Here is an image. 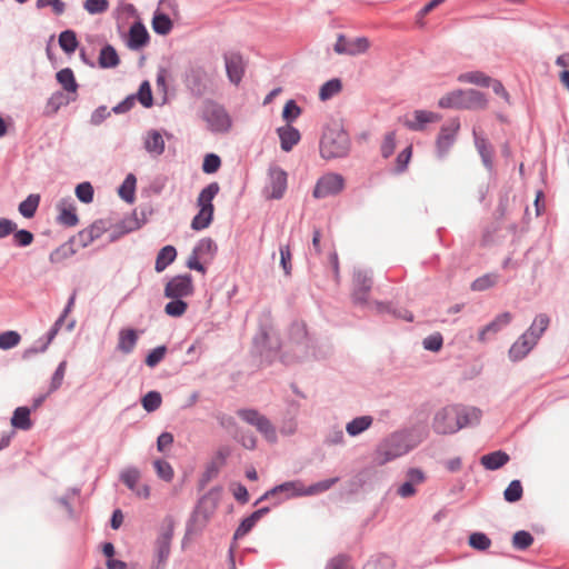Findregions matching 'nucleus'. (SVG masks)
Returning a JSON list of instances; mask_svg holds the SVG:
<instances>
[{"instance_id": "nucleus-1", "label": "nucleus", "mask_w": 569, "mask_h": 569, "mask_svg": "<svg viewBox=\"0 0 569 569\" xmlns=\"http://www.w3.org/2000/svg\"><path fill=\"white\" fill-rule=\"evenodd\" d=\"M549 323L550 318L546 313L537 315L529 329L523 332L510 347V360L512 362L522 360L537 345L540 337L548 329Z\"/></svg>"}, {"instance_id": "nucleus-2", "label": "nucleus", "mask_w": 569, "mask_h": 569, "mask_svg": "<svg viewBox=\"0 0 569 569\" xmlns=\"http://www.w3.org/2000/svg\"><path fill=\"white\" fill-rule=\"evenodd\" d=\"M351 141L348 132L339 124L328 126L320 139V156L326 160L345 158L349 154Z\"/></svg>"}, {"instance_id": "nucleus-3", "label": "nucleus", "mask_w": 569, "mask_h": 569, "mask_svg": "<svg viewBox=\"0 0 569 569\" xmlns=\"http://www.w3.org/2000/svg\"><path fill=\"white\" fill-rule=\"evenodd\" d=\"M486 94L475 89H457L441 97L438 106L443 109H486Z\"/></svg>"}, {"instance_id": "nucleus-4", "label": "nucleus", "mask_w": 569, "mask_h": 569, "mask_svg": "<svg viewBox=\"0 0 569 569\" xmlns=\"http://www.w3.org/2000/svg\"><path fill=\"white\" fill-rule=\"evenodd\" d=\"M410 435L407 431H396L385 438L377 448L376 461L383 466L409 452L412 446L409 443Z\"/></svg>"}, {"instance_id": "nucleus-5", "label": "nucleus", "mask_w": 569, "mask_h": 569, "mask_svg": "<svg viewBox=\"0 0 569 569\" xmlns=\"http://www.w3.org/2000/svg\"><path fill=\"white\" fill-rule=\"evenodd\" d=\"M457 406H446L435 413L432 429L438 435H452L461 429Z\"/></svg>"}, {"instance_id": "nucleus-6", "label": "nucleus", "mask_w": 569, "mask_h": 569, "mask_svg": "<svg viewBox=\"0 0 569 569\" xmlns=\"http://www.w3.org/2000/svg\"><path fill=\"white\" fill-rule=\"evenodd\" d=\"M204 120L214 133H227L232 127V120L226 108L210 101L204 108Z\"/></svg>"}, {"instance_id": "nucleus-7", "label": "nucleus", "mask_w": 569, "mask_h": 569, "mask_svg": "<svg viewBox=\"0 0 569 569\" xmlns=\"http://www.w3.org/2000/svg\"><path fill=\"white\" fill-rule=\"evenodd\" d=\"M237 415L250 426H253L268 441L277 440V431L271 421L256 409H239Z\"/></svg>"}, {"instance_id": "nucleus-8", "label": "nucleus", "mask_w": 569, "mask_h": 569, "mask_svg": "<svg viewBox=\"0 0 569 569\" xmlns=\"http://www.w3.org/2000/svg\"><path fill=\"white\" fill-rule=\"evenodd\" d=\"M253 349L260 356L261 362L271 365L280 349V342L278 338L272 339L269 333L262 329L253 338Z\"/></svg>"}, {"instance_id": "nucleus-9", "label": "nucleus", "mask_w": 569, "mask_h": 569, "mask_svg": "<svg viewBox=\"0 0 569 569\" xmlns=\"http://www.w3.org/2000/svg\"><path fill=\"white\" fill-rule=\"evenodd\" d=\"M183 81L188 90L196 97L203 96L208 90L209 78L202 66H189L184 72Z\"/></svg>"}, {"instance_id": "nucleus-10", "label": "nucleus", "mask_w": 569, "mask_h": 569, "mask_svg": "<svg viewBox=\"0 0 569 569\" xmlns=\"http://www.w3.org/2000/svg\"><path fill=\"white\" fill-rule=\"evenodd\" d=\"M345 187V179L339 173H327L320 177L313 189V197L322 199L330 196H336L342 191Z\"/></svg>"}, {"instance_id": "nucleus-11", "label": "nucleus", "mask_w": 569, "mask_h": 569, "mask_svg": "<svg viewBox=\"0 0 569 569\" xmlns=\"http://www.w3.org/2000/svg\"><path fill=\"white\" fill-rule=\"evenodd\" d=\"M194 286L190 273L178 274L171 278L164 287L166 298H186L192 296Z\"/></svg>"}, {"instance_id": "nucleus-12", "label": "nucleus", "mask_w": 569, "mask_h": 569, "mask_svg": "<svg viewBox=\"0 0 569 569\" xmlns=\"http://www.w3.org/2000/svg\"><path fill=\"white\" fill-rule=\"evenodd\" d=\"M459 129L460 121L457 118L451 119L448 123L440 128L436 140V149L439 158H443L453 146Z\"/></svg>"}, {"instance_id": "nucleus-13", "label": "nucleus", "mask_w": 569, "mask_h": 569, "mask_svg": "<svg viewBox=\"0 0 569 569\" xmlns=\"http://www.w3.org/2000/svg\"><path fill=\"white\" fill-rule=\"evenodd\" d=\"M372 276L367 270H356L353 273L352 300L356 305L368 302L369 292L372 288Z\"/></svg>"}, {"instance_id": "nucleus-14", "label": "nucleus", "mask_w": 569, "mask_h": 569, "mask_svg": "<svg viewBox=\"0 0 569 569\" xmlns=\"http://www.w3.org/2000/svg\"><path fill=\"white\" fill-rule=\"evenodd\" d=\"M141 472L137 467H128L120 472V480L137 497L148 499L150 497V487L148 485L139 486Z\"/></svg>"}, {"instance_id": "nucleus-15", "label": "nucleus", "mask_w": 569, "mask_h": 569, "mask_svg": "<svg viewBox=\"0 0 569 569\" xmlns=\"http://www.w3.org/2000/svg\"><path fill=\"white\" fill-rule=\"evenodd\" d=\"M223 60L229 81L238 86L241 82L246 70V63L242 56L234 51L227 52L223 54Z\"/></svg>"}, {"instance_id": "nucleus-16", "label": "nucleus", "mask_w": 569, "mask_h": 569, "mask_svg": "<svg viewBox=\"0 0 569 569\" xmlns=\"http://www.w3.org/2000/svg\"><path fill=\"white\" fill-rule=\"evenodd\" d=\"M303 486L299 481H287L281 485L274 486L270 490L266 491L256 502L254 506L259 502L270 499L276 495H283L286 499L291 497L303 496Z\"/></svg>"}, {"instance_id": "nucleus-17", "label": "nucleus", "mask_w": 569, "mask_h": 569, "mask_svg": "<svg viewBox=\"0 0 569 569\" xmlns=\"http://www.w3.org/2000/svg\"><path fill=\"white\" fill-rule=\"evenodd\" d=\"M106 231L107 227L104 221L97 220L90 227L79 231L72 239L79 247L86 248L94 240L99 239Z\"/></svg>"}, {"instance_id": "nucleus-18", "label": "nucleus", "mask_w": 569, "mask_h": 569, "mask_svg": "<svg viewBox=\"0 0 569 569\" xmlns=\"http://www.w3.org/2000/svg\"><path fill=\"white\" fill-rule=\"evenodd\" d=\"M271 199H281L287 189V172L278 166L269 168V184Z\"/></svg>"}, {"instance_id": "nucleus-19", "label": "nucleus", "mask_w": 569, "mask_h": 569, "mask_svg": "<svg viewBox=\"0 0 569 569\" xmlns=\"http://www.w3.org/2000/svg\"><path fill=\"white\" fill-rule=\"evenodd\" d=\"M149 33L144 24L139 20L132 23L128 34L127 46L131 50H139L148 44Z\"/></svg>"}, {"instance_id": "nucleus-20", "label": "nucleus", "mask_w": 569, "mask_h": 569, "mask_svg": "<svg viewBox=\"0 0 569 569\" xmlns=\"http://www.w3.org/2000/svg\"><path fill=\"white\" fill-rule=\"evenodd\" d=\"M440 119V116L427 110H416L413 112V119H406L403 121L405 127L412 131H422L427 123L436 122Z\"/></svg>"}, {"instance_id": "nucleus-21", "label": "nucleus", "mask_w": 569, "mask_h": 569, "mask_svg": "<svg viewBox=\"0 0 569 569\" xmlns=\"http://www.w3.org/2000/svg\"><path fill=\"white\" fill-rule=\"evenodd\" d=\"M476 149L481 158L483 166L488 170L493 168V148L487 138L480 136L476 129L472 131Z\"/></svg>"}, {"instance_id": "nucleus-22", "label": "nucleus", "mask_w": 569, "mask_h": 569, "mask_svg": "<svg viewBox=\"0 0 569 569\" xmlns=\"http://www.w3.org/2000/svg\"><path fill=\"white\" fill-rule=\"evenodd\" d=\"M77 97L63 93L62 91L53 92L47 100L43 114L47 117L54 116L61 107L68 106L69 103L76 101Z\"/></svg>"}, {"instance_id": "nucleus-23", "label": "nucleus", "mask_w": 569, "mask_h": 569, "mask_svg": "<svg viewBox=\"0 0 569 569\" xmlns=\"http://www.w3.org/2000/svg\"><path fill=\"white\" fill-rule=\"evenodd\" d=\"M172 535H173L172 527L169 526L157 538L156 555H157V560H158V567L163 565L170 555V546H171Z\"/></svg>"}, {"instance_id": "nucleus-24", "label": "nucleus", "mask_w": 569, "mask_h": 569, "mask_svg": "<svg viewBox=\"0 0 569 569\" xmlns=\"http://www.w3.org/2000/svg\"><path fill=\"white\" fill-rule=\"evenodd\" d=\"M280 139V147L284 152H289L300 141V132L297 128L287 124L277 129Z\"/></svg>"}, {"instance_id": "nucleus-25", "label": "nucleus", "mask_w": 569, "mask_h": 569, "mask_svg": "<svg viewBox=\"0 0 569 569\" xmlns=\"http://www.w3.org/2000/svg\"><path fill=\"white\" fill-rule=\"evenodd\" d=\"M59 216L58 221L66 227H74L78 222L76 207L71 199H61L58 203Z\"/></svg>"}, {"instance_id": "nucleus-26", "label": "nucleus", "mask_w": 569, "mask_h": 569, "mask_svg": "<svg viewBox=\"0 0 569 569\" xmlns=\"http://www.w3.org/2000/svg\"><path fill=\"white\" fill-rule=\"evenodd\" d=\"M220 186L218 182H211L207 187H204L197 199V206L199 209H202V211H209L214 212V207L212 204V200L214 197L219 193Z\"/></svg>"}, {"instance_id": "nucleus-27", "label": "nucleus", "mask_w": 569, "mask_h": 569, "mask_svg": "<svg viewBox=\"0 0 569 569\" xmlns=\"http://www.w3.org/2000/svg\"><path fill=\"white\" fill-rule=\"evenodd\" d=\"M512 320V315L509 311L502 312L498 315L491 322H489L487 326H485L478 335V339L481 342H485L487 340L488 333H497L500 331L503 327L508 326Z\"/></svg>"}, {"instance_id": "nucleus-28", "label": "nucleus", "mask_w": 569, "mask_h": 569, "mask_svg": "<svg viewBox=\"0 0 569 569\" xmlns=\"http://www.w3.org/2000/svg\"><path fill=\"white\" fill-rule=\"evenodd\" d=\"M456 406L459 413V425H461V429L467 427H475L480 423L482 417V411L480 409L461 405Z\"/></svg>"}, {"instance_id": "nucleus-29", "label": "nucleus", "mask_w": 569, "mask_h": 569, "mask_svg": "<svg viewBox=\"0 0 569 569\" xmlns=\"http://www.w3.org/2000/svg\"><path fill=\"white\" fill-rule=\"evenodd\" d=\"M220 493V488H212L208 493L203 495L197 506V512L201 513L203 518L208 519L214 511L217 506V498Z\"/></svg>"}, {"instance_id": "nucleus-30", "label": "nucleus", "mask_w": 569, "mask_h": 569, "mask_svg": "<svg viewBox=\"0 0 569 569\" xmlns=\"http://www.w3.org/2000/svg\"><path fill=\"white\" fill-rule=\"evenodd\" d=\"M509 460H510V457L507 452H505L502 450H497V451L483 455L480 458V463L487 470H497V469L503 467Z\"/></svg>"}, {"instance_id": "nucleus-31", "label": "nucleus", "mask_w": 569, "mask_h": 569, "mask_svg": "<svg viewBox=\"0 0 569 569\" xmlns=\"http://www.w3.org/2000/svg\"><path fill=\"white\" fill-rule=\"evenodd\" d=\"M56 79L67 93L77 97V90L79 88V84L76 81L73 71L70 68H63L60 71H58L56 74Z\"/></svg>"}, {"instance_id": "nucleus-32", "label": "nucleus", "mask_w": 569, "mask_h": 569, "mask_svg": "<svg viewBox=\"0 0 569 569\" xmlns=\"http://www.w3.org/2000/svg\"><path fill=\"white\" fill-rule=\"evenodd\" d=\"M98 63L102 69H110L119 66L120 59L113 46L106 44L101 48Z\"/></svg>"}, {"instance_id": "nucleus-33", "label": "nucleus", "mask_w": 569, "mask_h": 569, "mask_svg": "<svg viewBox=\"0 0 569 569\" xmlns=\"http://www.w3.org/2000/svg\"><path fill=\"white\" fill-rule=\"evenodd\" d=\"M144 149L157 157L164 152V140L157 130H150L147 133L144 139Z\"/></svg>"}, {"instance_id": "nucleus-34", "label": "nucleus", "mask_w": 569, "mask_h": 569, "mask_svg": "<svg viewBox=\"0 0 569 569\" xmlns=\"http://www.w3.org/2000/svg\"><path fill=\"white\" fill-rule=\"evenodd\" d=\"M177 257V250L173 246L167 244L160 249L156 258L154 270L162 272L171 264Z\"/></svg>"}, {"instance_id": "nucleus-35", "label": "nucleus", "mask_w": 569, "mask_h": 569, "mask_svg": "<svg viewBox=\"0 0 569 569\" xmlns=\"http://www.w3.org/2000/svg\"><path fill=\"white\" fill-rule=\"evenodd\" d=\"M137 341L138 335L134 329H122L119 332L118 349L123 353H131Z\"/></svg>"}, {"instance_id": "nucleus-36", "label": "nucleus", "mask_w": 569, "mask_h": 569, "mask_svg": "<svg viewBox=\"0 0 569 569\" xmlns=\"http://www.w3.org/2000/svg\"><path fill=\"white\" fill-rule=\"evenodd\" d=\"M74 243V240L70 238L67 242L54 249L49 256L50 262L60 263L63 260L72 257L77 252Z\"/></svg>"}, {"instance_id": "nucleus-37", "label": "nucleus", "mask_w": 569, "mask_h": 569, "mask_svg": "<svg viewBox=\"0 0 569 569\" xmlns=\"http://www.w3.org/2000/svg\"><path fill=\"white\" fill-rule=\"evenodd\" d=\"M372 422L371 416H360L347 423L346 431L350 437H356L369 429Z\"/></svg>"}, {"instance_id": "nucleus-38", "label": "nucleus", "mask_w": 569, "mask_h": 569, "mask_svg": "<svg viewBox=\"0 0 569 569\" xmlns=\"http://www.w3.org/2000/svg\"><path fill=\"white\" fill-rule=\"evenodd\" d=\"M31 409L28 407H18L12 415L11 425L16 429L29 430L32 427L30 419Z\"/></svg>"}, {"instance_id": "nucleus-39", "label": "nucleus", "mask_w": 569, "mask_h": 569, "mask_svg": "<svg viewBox=\"0 0 569 569\" xmlns=\"http://www.w3.org/2000/svg\"><path fill=\"white\" fill-rule=\"evenodd\" d=\"M458 81L488 88L490 87L492 79L482 71H469L459 74Z\"/></svg>"}, {"instance_id": "nucleus-40", "label": "nucleus", "mask_w": 569, "mask_h": 569, "mask_svg": "<svg viewBox=\"0 0 569 569\" xmlns=\"http://www.w3.org/2000/svg\"><path fill=\"white\" fill-rule=\"evenodd\" d=\"M170 17L162 12H156L152 19V29L157 34L166 36L172 30Z\"/></svg>"}, {"instance_id": "nucleus-41", "label": "nucleus", "mask_w": 569, "mask_h": 569, "mask_svg": "<svg viewBox=\"0 0 569 569\" xmlns=\"http://www.w3.org/2000/svg\"><path fill=\"white\" fill-rule=\"evenodd\" d=\"M218 247L213 239L211 238H202L200 239L196 246L193 247L192 251L194 254H198L200 258L209 257L213 258L217 253Z\"/></svg>"}, {"instance_id": "nucleus-42", "label": "nucleus", "mask_w": 569, "mask_h": 569, "mask_svg": "<svg viewBox=\"0 0 569 569\" xmlns=\"http://www.w3.org/2000/svg\"><path fill=\"white\" fill-rule=\"evenodd\" d=\"M40 196L36 193L29 194L22 202L19 204V212L22 217L30 219L36 214V211L39 207Z\"/></svg>"}, {"instance_id": "nucleus-43", "label": "nucleus", "mask_w": 569, "mask_h": 569, "mask_svg": "<svg viewBox=\"0 0 569 569\" xmlns=\"http://www.w3.org/2000/svg\"><path fill=\"white\" fill-rule=\"evenodd\" d=\"M59 46L66 53H73L79 46L73 30H64L59 34Z\"/></svg>"}, {"instance_id": "nucleus-44", "label": "nucleus", "mask_w": 569, "mask_h": 569, "mask_svg": "<svg viewBox=\"0 0 569 569\" xmlns=\"http://www.w3.org/2000/svg\"><path fill=\"white\" fill-rule=\"evenodd\" d=\"M137 179L133 173H129L123 180L122 184L119 188V196L126 202H133L134 200V190H136Z\"/></svg>"}, {"instance_id": "nucleus-45", "label": "nucleus", "mask_w": 569, "mask_h": 569, "mask_svg": "<svg viewBox=\"0 0 569 569\" xmlns=\"http://www.w3.org/2000/svg\"><path fill=\"white\" fill-rule=\"evenodd\" d=\"M342 89V83L340 79L333 78L325 82L319 91V98L321 101H326L330 98H332L335 94L340 92Z\"/></svg>"}, {"instance_id": "nucleus-46", "label": "nucleus", "mask_w": 569, "mask_h": 569, "mask_svg": "<svg viewBox=\"0 0 569 569\" xmlns=\"http://www.w3.org/2000/svg\"><path fill=\"white\" fill-rule=\"evenodd\" d=\"M376 308H377V311L379 313H391L396 318H400V319H403L406 321H412L413 320V315L407 310V309H402V308H393L391 305H387V303H383V302H376Z\"/></svg>"}, {"instance_id": "nucleus-47", "label": "nucleus", "mask_w": 569, "mask_h": 569, "mask_svg": "<svg viewBox=\"0 0 569 569\" xmlns=\"http://www.w3.org/2000/svg\"><path fill=\"white\" fill-rule=\"evenodd\" d=\"M139 228H140V224H139V222H138V220L136 218L124 219L123 221H121V223H119L116 227V230L110 236V240L111 241H116L121 236H123L126 233H129V232H131L133 230H137Z\"/></svg>"}, {"instance_id": "nucleus-48", "label": "nucleus", "mask_w": 569, "mask_h": 569, "mask_svg": "<svg viewBox=\"0 0 569 569\" xmlns=\"http://www.w3.org/2000/svg\"><path fill=\"white\" fill-rule=\"evenodd\" d=\"M338 481H339L338 477L318 481L307 488H303L302 495L312 496V495L325 492V491L329 490L330 488H332Z\"/></svg>"}, {"instance_id": "nucleus-49", "label": "nucleus", "mask_w": 569, "mask_h": 569, "mask_svg": "<svg viewBox=\"0 0 569 569\" xmlns=\"http://www.w3.org/2000/svg\"><path fill=\"white\" fill-rule=\"evenodd\" d=\"M498 280H499L498 273H486V274L477 278L471 283V289L473 291H485V290L493 287L495 284H497Z\"/></svg>"}, {"instance_id": "nucleus-50", "label": "nucleus", "mask_w": 569, "mask_h": 569, "mask_svg": "<svg viewBox=\"0 0 569 569\" xmlns=\"http://www.w3.org/2000/svg\"><path fill=\"white\" fill-rule=\"evenodd\" d=\"M141 403H142L143 409L147 412H153L157 409H159V407L162 403L161 393L159 391H154V390L149 391L141 399Z\"/></svg>"}, {"instance_id": "nucleus-51", "label": "nucleus", "mask_w": 569, "mask_h": 569, "mask_svg": "<svg viewBox=\"0 0 569 569\" xmlns=\"http://www.w3.org/2000/svg\"><path fill=\"white\" fill-rule=\"evenodd\" d=\"M523 489L520 480H512L503 491V498L507 502L513 503L522 498Z\"/></svg>"}, {"instance_id": "nucleus-52", "label": "nucleus", "mask_w": 569, "mask_h": 569, "mask_svg": "<svg viewBox=\"0 0 569 569\" xmlns=\"http://www.w3.org/2000/svg\"><path fill=\"white\" fill-rule=\"evenodd\" d=\"M533 543V536L526 530H519L512 536V546L517 550H526Z\"/></svg>"}, {"instance_id": "nucleus-53", "label": "nucleus", "mask_w": 569, "mask_h": 569, "mask_svg": "<svg viewBox=\"0 0 569 569\" xmlns=\"http://www.w3.org/2000/svg\"><path fill=\"white\" fill-rule=\"evenodd\" d=\"M468 542L471 548L479 551H485L491 546V539L483 532H472Z\"/></svg>"}, {"instance_id": "nucleus-54", "label": "nucleus", "mask_w": 569, "mask_h": 569, "mask_svg": "<svg viewBox=\"0 0 569 569\" xmlns=\"http://www.w3.org/2000/svg\"><path fill=\"white\" fill-rule=\"evenodd\" d=\"M171 301H169L164 311L170 317H181L187 308L188 303L182 300V298H170Z\"/></svg>"}, {"instance_id": "nucleus-55", "label": "nucleus", "mask_w": 569, "mask_h": 569, "mask_svg": "<svg viewBox=\"0 0 569 569\" xmlns=\"http://www.w3.org/2000/svg\"><path fill=\"white\" fill-rule=\"evenodd\" d=\"M134 96L136 100H138L144 108L152 107L153 98L149 81H143Z\"/></svg>"}, {"instance_id": "nucleus-56", "label": "nucleus", "mask_w": 569, "mask_h": 569, "mask_svg": "<svg viewBox=\"0 0 569 569\" xmlns=\"http://www.w3.org/2000/svg\"><path fill=\"white\" fill-rule=\"evenodd\" d=\"M213 219V212L202 211L199 209V212L193 217L191 221V228L196 231L203 230L210 226Z\"/></svg>"}, {"instance_id": "nucleus-57", "label": "nucleus", "mask_w": 569, "mask_h": 569, "mask_svg": "<svg viewBox=\"0 0 569 569\" xmlns=\"http://www.w3.org/2000/svg\"><path fill=\"white\" fill-rule=\"evenodd\" d=\"M369 40L366 37H359L348 42V54L357 56L360 53H365L369 49ZM340 51H345L341 48H338Z\"/></svg>"}, {"instance_id": "nucleus-58", "label": "nucleus", "mask_w": 569, "mask_h": 569, "mask_svg": "<svg viewBox=\"0 0 569 569\" xmlns=\"http://www.w3.org/2000/svg\"><path fill=\"white\" fill-rule=\"evenodd\" d=\"M280 253V266L283 269L286 276H290L292 271V253L290 244H281L279 248Z\"/></svg>"}, {"instance_id": "nucleus-59", "label": "nucleus", "mask_w": 569, "mask_h": 569, "mask_svg": "<svg viewBox=\"0 0 569 569\" xmlns=\"http://www.w3.org/2000/svg\"><path fill=\"white\" fill-rule=\"evenodd\" d=\"M66 369H67V361L63 360V361H61L58 365L56 371L53 372V375L51 377V381H50V387H49L48 393H52V392L57 391L61 387V385L63 382Z\"/></svg>"}, {"instance_id": "nucleus-60", "label": "nucleus", "mask_w": 569, "mask_h": 569, "mask_svg": "<svg viewBox=\"0 0 569 569\" xmlns=\"http://www.w3.org/2000/svg\"><path fill=\"white\" fill-rule=\"evenodd\" d=\"M153 466H154L157 476L160 479H162L164 481L172 480L174 473H173V469H172L171 465L168 461L157 459V460H154Z\"/></svg>"}, {"instance_id": "nucleus-61", "label": "nucleus", "mask_w": 569, "mask_h": 569, "mask_svg": "<svg viewBox=\"0 0 569 569\" xmlns=\"http://www.w3.org/2000/svg\"><path fill=\"white\" fill-rule=\"evenodd\" d=\"M21 340V336L17 331H6L0 333V349L9 350L16 347Z\"/></svg>"}, {"instance_id": "nucleus-62", "label": "nucleus", "mask_w": 569, "mask_h": 569, "mask_svg": "<svg viewBox=\"0 0 569 569\" xmlns=\"http://www.w3.org/2000/svg\"><path fill=\"white\" fill-rule=\"evenodd\" d=\"M93 192V187L90 182H81L76 187V196L83 203L92 202Z\"/></svg>"}, {"instance_id": "nucleus-63", "label": "nucleus", "mask_w": 569, "mask_h": 569, "mask_svg": "<svg viewBox=\"0 0 569 569\" xmlns=\"http://www.w3.org/2000/svg\"><path fill=\"white\" fill-rule=\"evenodd\" d=\"M301 114V108L295 100H289L283 107L282 118L289 123L293 122Z\"/></svg>"}, {"instance_id": "nucleus-64", "label": "nucleus", "mask_w": 569, "mask_h": 569, "mask_svg": "<svg viewBox=\"0 0 569 569\" xmlns=\"http://www.w3.org/2000/svg\"><path fill=\"white\" fill-rule=\"evenodd\" d=\"M443 345V338L440 332H435L428 337H426L422 341V346L426 350L438 352Z\"/></svg>"}]
</instances>
